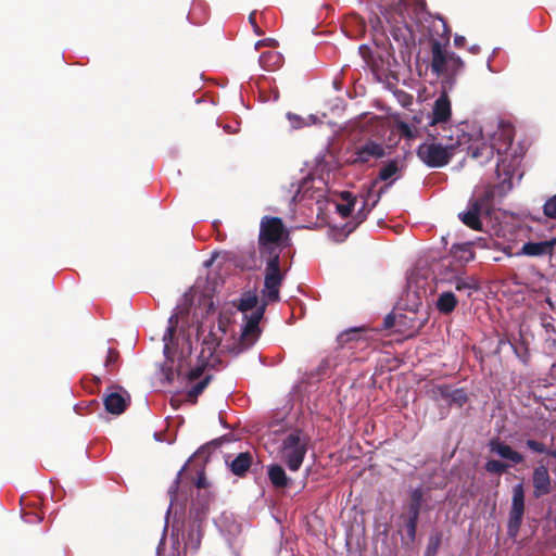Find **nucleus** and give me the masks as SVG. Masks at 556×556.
<instances>
[{"instance_id":"nucleus-26","label":"nucleus","mask_w":556,"mask_h":556,"mask_svg":"<svg viewBox=\"0 0 556 556\" xmlns=\"http://www.w3.org/2000/svg\"><path fill=\"white\" fill-rule=\"evenodd\" d=\"M544 215L548 218H556V194L546 200L543 205Z\"/></svg>"},{"instance_id":"nucleus-9","label":"nucleus","mask_w":556,"mask_h":556,"mask_svg":"<svg viewBox=\"0 0 556 556\" xmlns=\"http://www.w3.org/2000/svg\"><path fill=\"white\" fill-rule=\"evenodd\" d=\"M431 51V70L435 74L452 77L463 70V60L455 53L445 51L439 41L432 43Z\"/></svg>"},{"instance_id":"nucleus-14","label":"nucleus","mask_w":556,"mask_h":556,"mask_svg":"<svg viewBox=\"0 0 556 556\" xmlns=\"http://www.w3.org/2000/svg\"><path fill=\"white\" fill-rule=\"evenodd\" d=\"M383 191V188L377 189V181H372L370 184V186L368 187L367 191L364 194L363 207L359 208L358 211V214H362L363 210L366 211V213H364V215L356 224H353L351 226L349 225V232L354 230L357 224H359L365 218L366 214L378 203Z\"/></svg>"},{"instance_id":"nucleus-10","label":"nucleus","mask_w":556,"mask_h":556,"mask_svg":"<svg viewBox=\"0 0 556 556\" xmlns=\"http://www.w3.org/2000/svg\"><path fill=\"white\" fill-rule=\"evenodd\" d=\"M525 513V491L522 483H518L513 488L511 507L507 523V532L510 538H516Z\"/></svg>"},{"instance_id":"nucleus-17","label":"nucleus","mask_w":556,"mask_h":556,"mask_svg":"<svg viewBox=\"0 0 556 556\" xmlns=\"http://www.w3.org/2000/svg\"><path fill=\"white\" fill-rule=\"evenodd\" d=\"M533 486H534L535 497H540L542 495L549 493L551 479H549L548 470L545 466H539L534 469Z\"/></svg>"},{"instance_id":"nucleus-33","label":"nucleus","mask_w":556,"mask_h":556,"mask_svg":"<svg viewBox=\"0 0 556 556\" xmlns=\"http://www.w3.org/2000/svg\"><path fill=\"white\" fill-rule=\"evenodd\" d=\"M465 41H466V39H465L464 36L456 35L455 38H454V45L456 47H463Z\"/></svg>"},{"instance_id":"nucleus-44","label":"nucleus","mask_w":556,"mask_h":556,"mask_svg":"<svg viewBox=\"0 0 556 556\" xmlns=\"http://www.w3.org/2000/svg\"><path fill=\"white\" fill-rule=\"evenodd\" d=\"M264 45V41H257L255 48L257 49L260 46Z\"/></svg>"},{"instance_id":"nucleus-19","label":"nucleus","mask_w":556,"mask_h":556,"mask_svg":"<svg viewBox=\"0 0 556 556\" xmlns=\"http://www.w3.org/2000/svg\"><path fill=\"white\" fill-rule=\"evenodd\" d=\"M252 454L243 452L238 454L232 460L226 459L230 471L236 476H243L252 465Z\"/></svg>"},{"instance_id":"nucleus-36","label":"nucleus","mask_w":556,"mask_h":556,"mask_svg":"<svg viewBox=\"0 0 556 556\" xmlns=\"http://www.w3.org/2000/svg\"><path fill=\"white\" fill-rule=\"evenodd\" d=\"M358 333H359V330L354 329V330H351V331H349V332H346L344 334H341V339L343 340L344 337H350V336L356 337ZM350 338H348V340Z\"/></svg>"},{"instance_id":"nucleus-25","label":"nucleus","mask_w":556,"mask_h":556,"mask_svg":"<svg viewBox=\"0 0 556 556\" xmlns=\"http://www.w3.org/2000/svg\"><path fill=\"white\" fill-rule=\"evenodd\" d=\"M257 304V296L254 293H245L240 299L238 309L245 313L253 309Z\"/></svg>"},{"instance_id":"nucleus-41","label":"nucleus","mask_w":556,"mask_h":556,"mask_svg":"<svg viewBox=\"0 0 556 556\" xmlns=\"http://www.w3.org/2000/svg\"><path fill=\"white\" fill-rule=\"evenodd\" d=\"M546 453L556 458V450L555 451H547Z\"/></svg>"},{"instance_id":"nucleus-21","label":"nucleus","mask_w":556,"mask_h":556,"mask_svg":"<svg viewBox=\"0 0 556 556\" xmlns=\"http://www.w3.org/2000/svg\"><path fill=\"white\" fill-rule=\"evenodd\" d=\"M282 63V56L276 51L264 52L260 56V64L265 71H275Z\"/></svg>"},{"instance_id":"nucleus-11","label":"nucleus","mask_w":556,"mask_h":556,"mask_svg":"<svg viewBox=\"0 0 556 556\" xmlns=\"http://www.w3.org/2000/svg\"><path fill=\"white\" fill-rule=\"evenodd\" d=\"M451 101L446 92H442L433 103L432 113L430 115L429 126L433 129L429 130V136L433 137L437 131V127H441L444 134H448L446 124L451 118Z\"/></svg>"},{"instance_id":"nucleus-4","label":"nucleus","mask_w":556,"mask_h":556,"mask_svg":"<svg viewBox=\"0 0 556 556\" xmlns=\"http://www.w3.org/2000/svg\"><path fill=\"white\" fill-rule=\"evenodd\" d=\"M181 318L179 313H174L168 319L167 329L162 338L165 361L161 366V371L168 383L180 375L186 358L192 352L190 337L186 336L185 329L180 325Z\"/></svg>"},{"instance_id":"nucleus-2","label":"nucleus","mask_w":556,"mask_h":556,"mask_svg":"<svg viewBox=\"0 0 556 556\" xmlns=\"http://www.w3.org/2000/svg\"><path fill=\"white\" fill-rule=\"evenodd\" d=\"M262 316L263 309H257L252 313L250 317H247V323L239 341L232 343L229 342L230 339L227 337L228 323L220 317L217 327L211 328L208 333L203 337L199 356L201 358V366L192 369L189 378L191 380L198 379L202 375L204 367L212 365L210 359L214 356L217 350L237 355L253 345L260 334L258 324Z\"/></svg>"},{"instance_id":"nucleus-28","label":"nucleus","mask_w":556,"mask_h":556,"mask_svg":"<svg viewBox=\"0 0 556 556\" xmlns=\"http://www.w3.org/2000/svg\"><path fill=\"white\" fill-rule=\"evenodd\" d=\"M210 382V376H205L200 382L195 383L189 391V396L195 399L203 392Z\"/></svg>"},{"instance_id":"nucleus-39","label":"nucleus","mask_w":556,"mask_h":556,"mask_svg":"<svg viewBox=\"0 0 556 556\" xmlns=\"http://www.w3.org/2000/svg\"><path fill=\"white\" fill-rule=\"evenodd\" d=\"M200 331H202V332L204 331L203 325L197 327V333L198 334L200 333Z\"/></svg>"},{"instance_id":"nucleus-13","label":"nucleus","mask_w":556,"mask_h":556,"mask_svg":"<svg viewBox=\"0 0 556 556\" xmlns=\"http://www.w3.org/2000/svg\"><path fill=\"white\" fill-rule=\"evenodd\" d=\"M383 191V188L377 189V181H372L370 184V186L368 187L367 191L364 194L363 207L359 208L358 211V214H362L363 210L366 211V213H364V215L356 224H353L351 226L349 225V232L354 230L357 224H359L365 218L366 214L378 203Z\"/></svg>"},{"instance_id":"nucleus-43","label":"nucleus","mask_w":556,"mask_h":556,"mask_svg":"<svg viewBox=\"0 0 556 556\" xmlns=\"http://www.w3.org/2000/svg\"><path fill=\"white\" fill-rule=\"evenodd\" d=\"M250 22L253 24L254 23V13L250 14Z\"/></svg>"},{"instance_id":"nucleus-29","label":"nucleus","mask_w":556,"mask_h":556,"mask_svg":"<svg viewBox=\"0 0 556 556\" xmlns=\"http://www.w3.org/2000/svg\"><path fill=\"white\" fill-rule=\"evenodd\" d=\"M455 289L458 291H467L468 294L471 293L472 290L476 289L472 281L466 280L464 278H456L455 280Z\"/></svg>"},{"instance_id":"nucleus-20","label":"nucleus","mask_w":556,"mask_h":556,"mask_svg":"<svg viewBox=\"0 0 556 556\" xmlns=\"http://www.w3.org/2000/svg\"><path fill=\"white\" fill-rule=\"evenodd\" d=\"M267 473H268L270 483L275 488L280 489V488H285L288 485L289 478L287 477L285 469L280 465H277V464L269 465L267 468Z\"/></svg>"},{"instance_id":"nucleus-23","label":"nucleus","mask_w":556,"mask_h":556,"mask_svg":"<svg viewBox=\"0 0 556 556\" xmlns=\"http://www.w3.org/2000/svg\"><path fill=\"white\" fill-rule=\"evenodd\" d=\"M287 118L291 125V128L293 129H299V128H302L304 126H308V125H312V124H315L316 121H317V117L313 114L308 115L307 117H302L300 115H296V114H293V113H288L287 114Z\"/></svg>"},{"instance_id":"nucleus-8","label":"nucleus","mask_w":556,"mask_h":556,"mask_svg":"<svg viewBox=\"0 0 556 556\" xmlns=\"http://www.w3.org/2000/svg\"><path fill=\"white\" fill-rule=\"evenodd\" d=\"M491 210V193L483 191L481 194L475 193L468 203L466 211L459 213V219L473 230H481L482 216L489 215Z\"/></svg>"},{"instance_id":"nucleus-35","label":"nucleus","mask_w":556,"mask_h":556,"mask_svg":"<svg viewBox=\"0 0 556 556\" xmlns=\"http://www.w3.org/2000/svg\"><path fill=\"white\" fill-rule=\"evenodd\" d=\"M109 355H108V359H106V366H109L111 363H113L116 358V354L112 351V350H109Z\"/></svg>"},{"instance_id":"nucleus-30","label":"nucleus","mask_w":556,"mask_h":556,"mask_svg":"<svg viewBox=\"0 0 556 556\" xmlns=\"http://www.w3.org/2000/svg\"><path fill=\"white\" fill-rule=\"evenodd\" d=\"M527 446L530 450H532L533 452H538V453H546L547 452V450L545 448V446L542 443L534 441V440H528Z\"/></svg>"},{"instance_id":"nucleus-40","label":"nucleus","mask_w":556,"mask_h":556,"mask_svg":"<svg viewBox=\"0 0 556 556\" xmlns=\"http://www.w3.org/2000/svg\"><path fill=\"white\" fill-rule=\"evenodd\" d=\"M182 470H184V468H181V469L178 471V475H177V479H176V481H175V484H177V483H178V480H179V477H180V475H181Z\"/></svg>"},{"instance_id":"nucleus-3","label":"nucleus","mask_w":556,"mask_h":556,"mask_svg":"<svg viewBox=\"0 0 556 556\" xmlns=\"http://www.w3.org/2000/svg\"><path fill=\"white\" fill-rule=\"evenodd\" d=\"M288 232L278 217L265 216L260 226V253L266 258V274L263 296L268 302L279 300V287L282 275L279 269V255L287 245Z\"/></svg>"},{"instance_id":"nucleus-18","label":"nucleus","mask_w":556,"mask_h":556,"mask_svg":"<svg viewBox=\"0 0 556 556\" xmlns=\"http://www.w3.org/2000/svg\"><path fill=\"white\" fill-rule=\"evenodd\" d=\"M489 448L492 453L510 460L513 464H519L523 460V456L520 453L514 451L509 445L500 440H492L489 443Z\"/></svg>"},{"instance_id":"nucleus-37","label":"nucleus","mask_w":556,"mask_h":556,"mask_svg":"<svg viewBox=\"0 0 556 556\" xmlns=\"http://www.w3.org/2000/svg\"><path fill=\"white\" fill-rule=\"evenodd\" d=\"M470 52L472 53H477L479 51V47L478 46H472L469 48Z\"/></svg>"},{"instance_id":"nucleus-38","label":"nucleus","mask_w":556,"mask_h":556,"mask_svg":"<svg viewBox=\"0 0 556 556\" xmlns=\"http://www.w3.org/2000/svg\"><path fill=\"white\" fill-rule=\"evenodd\" d=\"M197 484H198V486H199V488L204 486V479H203V478H199V480H198V483H197Z\"/></svg>"},{"instance_id":"nucleus-15","label":"nucleus","mask_w":556,"mask_h":556,"mask_svg":"<svg viewBox=\"0 0 556 556\" xmlns=\"http://www.w3.org/2000/svg\"><path fill=\"white\" fill-rule=\"evenodd\" d=\"M556 245V238H551L539 242H526L521 248V254L528 256L552 255Z\"/></svg>"},{"instance_id":"nucleus-22","label":"nucleus","mask_w":556,"mask_h":556,"mask_svg":"<svg viewBox=\"0 0 556 556\" xmlns=\"http://www.w3.org/2000/svg\"><path fill=\"white\" fill-rule=\"evenodd\" d=\"M456 304L457 300L454 293L450 291L442 292L437 300V308L443 314H448L454 311Z\"/></svg>"},{"instance_id":"nucleus-45","label":"nucleus","mask_w":556,"mask_h":556,"mask_svg":"<svg viewBox=\"0 0 556 556\" xmlns=\"http://www.w3.org/2000/svg\"><path fill=\"white\" fill-rule=\"evenodd\" d=\"M441 22H442V26H443V28H444V30H445V33H446V31H447V30H446V24H444V22H443V21H441Z\"/></svg>"},{"instance_id":"nucleus-7","label":"nucleus","mask_w":556,"mask_h":556,"mask_svg":"<svg viewBox=\"0 0 556 556\" xmlns=\"http://www.w3.org/2000/svg\"><path fill=\"white\" fill-rule=\"evenodd\" d=\"M308 438L302 432L288 434L279 450L280 460L283 462L290 471H298L307 452Z\"/></svg>"},{"instance_id":"nucleus-6","label":"nucleus","mask_w":556,"mask_h":556,"mask_svg":"<svg viewBox=\"0 0 556 556\" xmlns=\"http://www.w3.org/2000/svg\"><path fill=\"white\" fill-rule=\"evenodd\" d=\"M201 543V529L197 520L184 521L172 531V546L176 556H187L198 551Z\"/></svg>"},{"instance_id":"nucleus-24","label":"nucleus","mask_w":556,"mask_h":556,"mask_svg":"<svg viewBox=\"0 0 556 556\" xmlns=\"http://www.w3.org/2000/svg\"><path fill=\"white\" fill-rule=\"evenodd\" d=\"M397 170H399L397 163L396 162H389L387 165H384L380 169L378 179L376 181L377 182L379 180L387 181L389 179L395 180L397 178L396 177Z\"/></svg>"},{"instance_id":"nucleus-42","label":"nucleus","mask_w":556,"mask_h":556,"mask_svg":"<svg viewBox=\"0 0 556 556\" xmlns=\"http://www.w3.org/2000/svg\"><path fill=\"white\" fill-rule=\"evenodd\" d=\"M207 306H208V308H207V312H208L210 309H212V308H213V302H212V301H208V302H207Z\"/></svg>"},{"instance_id":"nucleus-12","label":"nucleus","mask_w":556,"mask_h":556,"mask_svg":"<svg viewBox=\"0 0 556 556\" xmlns=\"http://www.w3.org/2000/svg\"><path fill=\"white\" fill-rule=\"evenodd\" d=\"M355 162L368 163L372 160L381 159L386 155V148L374 140H367L355 149Z\"/></svg>"},{"instance_id":"nucleus-34","label":"nucleus","mask_w":556,"mask_h":556,"mask_svg":"<svg viewBox=\"0 0 556 556\" xmlns=\"http://www.w3.org/2000/svg\"><path fill=\"white\" fill-rule=\"evenodd\" d=\"M415 515H417V513H415ZM415 528H416V516H414V518H412L408 522V530L412 535L415 533Z\"/></svg>"},{"instance_id":"nucleus-1","label":"nucleus","mask_w":556,"mask_h":556,"mask_svg":"<svg viewBox=\"0 0 556 556\" xmlns=\"http://www.w3.org/2000/svg\"><path fill=\"white\" fill-rule=\"evenodd\" d=\"M441 141L429 140L419 146L418 157L430 167H442L458 152L466 151L480 164L489 163L496 152V186L500 193L511 190L519 181L520 156L513 147L514 127L504 121L490 122L483 128L477 124L448 127V134L434 132Z\"/></svg>"},{"instance_id":"nucleus-32","label":"nucleus","mask_w":556,"mask_h":556,"mask_svg":"<svg viewBox=\"0 0 556 556\" xmlns=\"http://www.w3.org/2000/svg\"><path fill=\"white\" fill-rule=\"evenodd\" d=\"M397 316L394 314H389L384 317L383 327L386 329L392 328L395 325Z\"/></svg>"},{"instance_id":"nucleus-27","label":"nucleus","mask_w":556,"mask_h":556,"mask_svg":"<svg viewBox=\"0 0 556 556\" xmlns=\"http://www.w3.org/2000/svg\"><path fill=\"white\" fill-rule=\"evenodd\" d=\"M508 466L500 460L490 459L485 464V469L491 473H502L504 472Z\"/></svg>"},{"instance_id":"nucleus-5","label":"nucleus","mask_w":556,"mask_h":556,"mask_svg":"<svg viewBox=\"0 0 556 556\" xmlns=\"http://www.w3.org/2000/svg\"><path fill=\"white\" fill-rule=\"evenodd\" d=\"M341 199L342 202L329 201L327 199V188L321 179H311L303 181L298 192L293 197L294 202L303 203L313 212V206H315L317 216H319L327 208V206L331 204L334 206L336 211L344 218L351 214L356 200L350 192H342Z\"/></svg>"},{"instance_id":"nucleus-16","label":"nucleus","mask_w":556,"mask_h":556,"mask_svg":"<svg viewBox=\"0 0 556 556\" xmlns=\"http://www.w3.org/2000/svg\"><path fill=\"white\" fill-rule=\"evenodd\" d=\"M129 396L126 392H111L104 397V406L111 414H122L127 404Z\"/></svg>"},{"instance_id":"nucleus-31","label":"nucleus","mask_w":556,"mask_h":556,"mask_svg":"<svg viewBox=\"0 0 556 556\" xmlns=\"http://www.w3.org/2000/svg\"><path fill=\"white\" fill-rule=\"evenodd\" d=\"M452 401L462 405L466 402V394L463 390H454L451 394Z\"/></svg>"}]
</instances>
